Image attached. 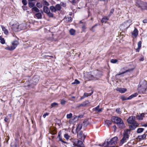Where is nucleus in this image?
Returning a JSON list of instances; mask_svg holds the SVG:
<instances>
[{
	"label": "nucleus",
	"mask_w": 147,
	"mask_h": 147,
	"mask_svg": "<svg viewBox=\"0 0 147 147\" xmlns=\"http://www.w3.org/2000/svg\"><path fill=\"white\" fill-rule=\"evenodd\" d=\"M64 137L67 140H68L70 137V136L67 134H65L64 135Z\"/></svg>",
	"instance_id": "38"
},
{
	"label": "nucleus",
	"mask_w": 147,
	"mask_h": 147,
	"mask_svg": "<svg viewBox=\"0 0 147 147\" xmlns=\"http://www.w3.org/2000/svg\"><path fill=\"white\" fill-rule=\"evenodd\" d=\"M58 137L59 138V141H61L63 143H67V142H66L62 140V139L61 137V134L59 132L58 133Z\"/></svg>",
	"instance_id": "29"
},
{
	"label": "nucleus",
	"mask_w": 147,
	"mask_h": 147,
	"mask_svg": "<svg viewBox=\"0 0 147 147\" xmlns=\"http://www.w3.org/2000/svg\"><path fill=\"white\" fill-rule=\"evenodd\" d=\"M142 126L145 127H147V123L146 124H143L142 125Z\"/></svg>",
	"instance_id": "62"
},
{
	"label": "nucleus",
	"mask_w": 147,
	"mask_h": 147,
	"mask_svg": "<svg viewBox=\"0 0 147 147\" xmlns=\"http://www.w3.org/2000/svg\"><path fill=\"white\" fill-rule=\"evenodd\" d=\"M64 20H65V21L66 22H71L72 21V18L70 16H69L68 17H65L64 18Z\"/></svg>",
	"instance_id": "25"
},
{
	"label": "nucleus",
	"mask_w": 147,
	"mask_h": 147,
	"mask_svg": "<svg viewBox=\"0 0 147 147\" xmlns=\"http://www.w3.org/2000/svg\"><path fill=\"white\" fill-rule=\"evenodd\" d=\"M72 116V114L71 113H70L69 114H68L67 115V117L68 119L71 118Z\"/></svg>",
	"instance_id": "42"
},
{
	"label": "nucleus",
	"mask_w": 147,
	"mask_h": 147,
	"mask_svg": "<svg viewBox=\"0 0 147 147\" xmlns=\"http://www.w3.org/2000/svg\"><path fill=\"white\" fill-rule=\"evenodd\" d=\"M136 6L142 10H147V3L138 0L136 3Z\"/></svg>",
	"instance_id": "5"
},
{
	"label": "nucleus",
	"mask_w": 147,
	"mask_h": 147,
	"mask_svg": "<svg viewBox=\"0 0 147 147\" xmlns=\"http://www.w3.org/2000/svg\"><path fill=\"white\" fill-rule=\"evenodd\" d=\"M28 6L30 8H33L34 7L35 3L31 2H29L28 3Z\"/></svg>",
	"instance_id": "27"
},
{
	"label": "nucleus",
	"mask_w": 147,
	"mask_h": 147,
	"mask_svg": "<svg viewBox=\"0 0 147 147\" xmlns=\"http://www.w3.org/2000/svg\"><path fill=\"white\" fill-rule=\"evenodd\" d=\"M115 111L118 114H120L121 113L119 108L116 109L115 110Z\"/></svg>",
	"instance_id": "44"
},
{
	"label": "nucleus",
	"mask_w": 147,
	"mask_h": 147,
	"mask_svg": "<svg viewBox=\"0 0 147 147\" xmlns=\"http://www.w3.org/2000/svg\"><path fill=\"white\" fill-rule=\"evenodd\" d=\"M117 61L116 59H112L111 60V62L112 63H116Z\"/></svg>",
	"instance_id": "45"
},
{
	"label": "nucleus",
	"mask_w": 147,
	"mask_h": 147,
	"mask_svg": "<svg viewBox=\"0 0 147 147\" xmlns=\"http://www.w3.org/2000/svg\"><path fill=\"white\" fill-rule=\"evenodd\" d=\"M82 30L83 31H84L85 29H86L85 26H84L82 27Z\"/></svg>",
	"instance_id": "56"
},
{
	"label": "nucleus",
	"mask_w": 147,
	"mask_h": 147,
	"mask_svg": "<svg viewBox=\"0 0 147 147\" xmlns=\"http://www.w3.org/2000/svg\"><path fill=\"white\" fill-rule=\"evenodd\" d=\"M55 9L56 11H59L61 9V7L60 5L59 4H57L55 6Z\"/></svg>",
	"instance_id": "31"
},
{
	"label": "nucleus",
	"mask_w": 147,
	"mask_h": 147,
	"mask_svg": "<svg viewBox=\"0 0 147 147\" xmlns=\"http://www.w3.org/2000/svg\"><path fill=\"white\" fill-rule=\"evenodd\" d=\"M18 145V140H15V142L14 144L13 143H12L11 144V147H17Z\"/></svg>",
	"instance_id": "19"
},
{
	"label": "nucleus",
	"mask_w": 147,
	"mask_h": 147,
	"mask_svg": "<svg viewBox=\"0 0 147 147\" xmlns=\"http://www.w3.org/2000/svg\"><path fill=\"white\" fill-rule=\"evenodd\" d=\"M50 9L52 11L55 12L56 11L55 9V7L53 6H51L50 7Z\"/></svg>",
	"instance_id": "39"
},
{
	"label": "nucleus",
	"mask_w": 147,
	"mask_h": 147,
	"mask_svg": "<svg viewBox=\"0 0 147 147\" xmlns=\"http://www.w3.org/2000/svg\"><path fill=\"white\" fill-rule=\"evenodd\" d=\"M49 115L48 113H46L44 115H43V117L44 118H45L46 116H47Z\"/></svg>",
	"instance_id": "54"
},
{
	"label": "nucleus",
	"mask_w": 147,
	"mask_h": 147,
	"mask_svg": "<svg viewBox=\"0 0 147 147\" xmlns=\"http://www.w3.org/2000/svg\"><path fill=\"white\" fill-rule=\"evenodd\" d=\"M133 95H131L130 96H129L127 98L128 100H130L132 99V98H133Z\"/></svg>",
	"instance_id": "52"
},
{
	"label": "nucleus",
	"mask_w": 147,
	"mask_h": 147,
	"mask_svg": "<svg viewBox=\"0 0 147 147\" xmlns=\"http://www.w3.org/2000/svg\"><path fill=\"white\" fill-rule=\"evenodd\" d=\"M9 25L11 29L17 32L20 31L24 28L22 27L24 26L23 24L19 25V24L16 21H11L9 23Z\"/></svg>",
	"instance_id": "1"
},
{
	"label": "nucleus",
	"mask_w": 147,
	"mask_h": 147,
	"mask_svg": "<svg viewBox=\"0 0 147 147\" xmlns=\"http://www.w3.org/2000/svg\"><path fill=\"white\" fill-rule=\"evenodd\" d=\"M105 123L106 124H107L108 126L111 125L112 124V122L109 120H106L105 121Z\"/></svg>",
	"instance_id": "28"
},
{
	"label": "nucleus",
	"mask_w": 147,
	"mask_h": 147,
	"mask_svg": "<svg viewBox=\"0 0 147 147\" xmlns=\"http://www.w3.org/2000/svg\"><path fill=\"white\" fill-rule=\"evenodd\" d=\"M1 27L4 33L6 35L9 32L8 30L5 28V27H4L3 26H1Z\"/></svg>",
	"instance_id": "22"
},
{
	"label": "nucleus",
	"mask_w": 147,
	"mask_h": 147,
	"mask_svg": "<svg viewBox=\"0 0 147 147\" xmlns=\"http://www.w3.org/2000/svg\"><path fill=\"white\" fill-rule=\"evenodd\" d=\"M80 82L78 80H75L74 82H72V84H78L80 83Z\"/></svg>",
	"instance_id": "40"
},
{
	"label": "nucleus",
	"mask_w": 147,
	"mask_h": 147,
	"mask_svg": "<svg viewBox=\"0 0 147 147\" xmlns=\"http://www.w3.org/2000/svg\"><path fill=\"white\" fill-rule=\"evenodd\" d=\"M108 20L109 18L107 17H105L102 18L101 22L102 23L106 22Z\"/></svg>",
	"instance_id": "32"
},
{
	"label": "nucleus",
	"mask_w": 147,
	"mask_h": 147,
	"mask_svg": "<svg viewBox=\"0 0 147 147\" xmlns=\"http://www.w3.org/2000/svg\"><path fill=\"white\" fill-rule=\"evenodd\" d=\"M131 34L134 38H136L138 35V31L137 29L135 28L134 31L131 32Z\"/></svg>",
	"instance_id": "14"
},
{
	"label": "nucleus",
	"mask_w": 147,
	"mask_h": 147,
	"mask_svg": "<svg viewBox=\"0 0 147 147\" xmlns=\"http://www.w3.org/2000/svg\"><path fill=\"white\" fill-rule=\"evenodd\" d=\"M76 32V31L73 29H71L69 30V32L71 35H74Z\"/></svg>",
	"instance_id": "33"
},
{
	"label": "nucleus",
	"mask_w": 147,
	"mask_h": 147,
	"mask_svg": "<svg viewBox=\"0 0 147 147\" xmlns=\"http://www.w3.org/2000/svg\"><path fill=\"white\" fill-rule=\"evenodd\" d=\"M19 44V42L17 40H14L11 42V45L10 47H7L5 49L9 51H12Z\"/></svg>",
	"instance_id": "6"
},
{
	"label": "nucleus",
	"mask_w": 147,
	"mask_h": 147,
	"mask_svg": "<svg viewBox=\"0 0 147 147\" xmlns=\"http://www.w3.org/2000/svg\"><path fill=\"white\" fill-rule=\"evenodd\" d=\"M100 106L99 105L97 106L96 107L94 108L93 110L96 111L97 113H98L102 112V109L99 108Z\"/></svg>",
	"instance_id": "16"
},
{
	"label": "nucleus",
	"mask_w": 147,
	"mask_h": 147,
	"mask_svg": "<svg viewBox=\"0 0 147 147\" xmlns=\"http://www.w3.org/2000/svg\"><path fill=\"white\" fill-rule=\"evenodd\" d=\"M66 101L64 100H62L61 101V104L62 105H64Z\"/></svg>",
	"instance_id": "47"
},
{
	"label": "nucleus",
	"mask_w": 147,
	"mask_h": 147,
	"mask_svg": "<svg viewBox=\"0 0 147 147\" xmlns=\"http://www.w3.org/2000/svg\"><path fill=\"white\" fill-rule=\"evenodd\" d=\"M144 130V129L142 128H140L138 129L137 130V132L140 133L142 132Z\"/></svg>",
	"instance_id": "35"
},
{
	"label": "nucleus",
	"mask_w": 147,
	"mask_h": 147,
	"mask_svg": "<svg viewBox=\"0 0 147 147\" xmlns=\"http://www.w3.org/2000/svg\"><path fill=\"white\" fill-rule=\"evenodd\" d=\"M132 95H133V97H135L137 96L138 95V94L137 93H135L134 94H132Z\"/></svg>",
	"instance_id": "61"
},
{
	"label": "nucleus",
	"mask_w": 147,
	"mask_h": 147,
	"mask_svg": "<svg viewBox=\"0 0 147 147\" xmlns=\"http://www.w3.org/2000/svg\"><path fill=\"white\" fill-rule=\"evenodd\" d=\"M93 93V92H92L90 94H89V95H86V93H84V95L85 96H90V95H91Z\"/></svg>",
	"instance_id": "57"
},
{
	"label": "nucleus",
	"mask_w": 147,
	"mask_h": 147,
	"mask_svg": "<svg viewBox=\"0 0 147 147\" xmlns=\"http://www.w3.org/2000/svg\"><path fill=\"white\" fill-rule=\"evenodd\" d=\"M89 102L88 100H86L81 104H78L76 107L78 108L80 107H85L88 104Z\"/></svg>",
	"instance_id": "12"
},
{
	"label": "nucleus",
	"mask_w": 147,
	"mask_h": 147,
	"mask_svg": "<svg viewBox=\"0 0 147 147\" xmlns=\"http://www.w3.org/2000/svg\"><path fill=\"white\" fill-rule=\"evenodd\" d=\"M58 105V104L56 102H53L51 104V108L53 107H55L56 106H57Z\"/></svg>",
	"instance_id": "37"
},
{
	"label": "nucleus",
	"mask_w": 147,
	"mask_h": 147,
	"mask_svg": "<svg viewBox=\"0 0 147 147\" xmlns=\"http://www.w3.org/2000/svg\"><path fill=\"white\" fill-rule=\"evenodd\" d=\"M131 124L132 125H131L129 126V128L131 130L135 129L138 125V124L137 123H134V124Z\"/></svg>",
	"instance_id": "15"
},
{
	"label": "nucleus",
	"mask_w": 147,
	"mask_h": 147,
	"mask_svg": "<svg viewBox=\"0 0 147 147\" xmlns=\"http://www.w3.org/2000/svg\"><path fill=\"white\" fill-rule=\"evenodd\" d=\"M0 42L1 44H3L5 43V41L4 38H3L1 36H0Z\"/></svg>",
	"instance_id": "36"
},
{
	"label": "nucleus",
	"mask_w": 147,
	"mask_h": 147,
	"mask_svg": "<svg viewBox=\"0 0 147 147\" xmlns=\"http://www.w3.org/2000/svg\"><path fill=\"white\" fill-rule=\"evenodd\" d=\"M147 82L146 81H143L140 83L138 87V90L140 93L144 94L145 93L146 89Z\"/></svg>",
	"instance_id": "3"
},
{
	"label": "nucleus",
	"mask_w": 147,
	"mask_h": 147,
	"mask_svg": "<svg viewBox=\"0 0 147 147\" xmlns=\"http://www.w3.org/2000/svg\"><path fill=\"white\" fill-rule=\"evenodd\" d=\"M43 4L44 5L48 6L49 5V3L46 1H44L43 2Z\"/></svg>",
	"instance_id": "48"
},
{
	"label": "nucleus",
	"mask_w": 147,
	"mask_h": 147,
	"mask_svg": "<svg viewBox=\"0 0 147 147\" xmlns=\"http://www.w3.org/2000/svg\"><path fill=\"white\" fill-rule=\"evenodd\" d=\"M82 124H79L78 125L76 129V132L78 133L82 129Z\"/></svg>",
	"instance_id": "21"
},
{
	"label": "nucleus",
	"mask_w": 147,
	"mask_h": 147,
	"mask_svg": "<svg viewBox=\"0 0 147 147\" xmlns=\"http://www.w3.org/2000/svg\"><path fill=\"white\" fill-rule=\"evenodd\" d=\"M32 11H34L37 12H39V9L35 6L34 7L32 8Z\"/></svg>",
	"instance_id": "34"
},
{
	"label": "nucleus",
	"mask_w": 147,
	"mask_h": 147,
	"mask_svg": "<svg viewBox=\"0 0 147 147\" xmlns=\"http://www.w3.org/2000/svg\"><path fill=\"white\" fill-rule=\"evenodd\" d=\"M114 9H111L110 12V16L111 14L113 13L114 12Z\"/></svg>",
	"instance_id": "50"
},
{
	"label": "nucleus",
	"mask_w": 147,
	"mask_h": 147,
	"mask_svg": "<svg viewBox=\"0 0 147 147\" xmlns=\"http://www.w3.org/2000/svg\"><path fill=\"white\" fill-rule=\"evenodd\" d=\"M135 117L134 116H130L127 120V122L129 124H134V123H137L135 121Z\"/></svg>",
	"instance_id": "11"
},
{
	"label": "nucleus",
	"mask_w": 147,
	"mask_h": 147,
	"mask_svg": "<svg viewBox=\"0 0 147 147\" xmlns=\"http://www.w3.org/2000/svg\"><path fill=\"white\" fill-rule=\"evenodd\" d=\"M8 119L7 117H5L4 120L5 122H7Z\"/></svg>",
	"instance_id": "59"
},
{
	"label": "nucleus",
	"mask_w": 147,
	"mask_h": 147,
	"mask_svg": "<svg viewBox=\"0 0 147 147\" xmlns=\"http://www.w3.org/2000/svg\"><path fill=\"white\" fill-rule=\"evenodd\" d=\"M36 5L39 8H41L42 7V4L39 3H37Z\"/></svg>",
	"instance_id": "46"
},
{
	"label": "nucleus",
	"mask_w": 147,
	"mask_h": 147,
	"mask_svg": "<svg viewBox=\"0 0 147 147\" xmlns=\"http://www.w3.org/2000/svg\"><path fill=\"white\" fill-rule=\"evenodd\" d=\"M138 47L137 49H136V52H139L140 49L142 46V42L139 41L138 43Z\"/></svg>",
	"instance_id": "20"
},
{
	"label": "nucleus",
	"mask_w": 147,
	"mask_h": 147,
	"mask_svg": "<svg viewBox=\"0 0 147 147\" xmlns=\"http://www.w3.org/2000/svg\"><path fill=\"white\" fill-rule=\"evenodd\" d=\"M144 60V57L142 56L139 59V61H143Z\"/></svg>",
	"instance_id": "49"
},
{
	"label": "nucleus",
	"mask_w": 147,
	"mask_h": 147,
	"mask_svg": "<svg viewBox=\"0 0 147 147\" xmlns=\"http://www.w3.org/2000/svg\"><path fill=\"white\" fill-rule=\"evenodd\" d=\"M120 98L122 101L128 100L127 98L126 97L124 96H121Z\"/></svg>",
	"instance_id": "41"
},
{
	"label": "nucleus",
	"mask_w": 147,
	"mask_h": 147,
	"mask_svg": "<svg viewBox=\"0 0 147 147\" xmlns=\"http://www.w3.org/2000/svg\"><path fill=\"white\" fill-rule=\"evenodd\" d=\"M88 76L87 78L89 80H96L95 78L96 76H94L91 74L90 72L88 73ZM97 79V78H96Z\"/></svg>",
	"instance_id": "13"
},
{
	"label": "nucleus",
	"mask_w": 147,
	"mask_h": 147,
	"mask_svg": "<svg viewBox=\"0 0 147 147\" xmlns=\"http://www.w3.org/2000/svg\"><path fill=\"white\" fill-rule=\"evenodd\" d=\"M133 70V69H128V70H126L125 71H124L123 72H122L121 73L117 74L116 75V76H117V75H122V74L125 73L126 72H128V71H132Z\"/></svg>",
	"instance_id": "30"
},
{
	"label": "nucleus",
	"mask_w": 147,
	"mask_h": 147,
	"mask_svg": "<svg viewBox=\"0 0 147 147\" xmlns=\"http://www.w3.org/2000/svg\"><path fill=\"white\" fill-rule=\"evenodd\" d=\"M97 26V24H95L94 26H93L91 29V30L93 31V32H94V30H93V28H94V27H95L96 26Z\"/></svg>",
	"instance_id": "51"
},
{
	"label": "nucleus",
	"mask_w": 147,
	"mask_h": 147,
	"mask_svg": "<svg viewBox=\"0 0 147 147\" xmlns=\"http://www.w3.org/2000/svg\"><path fill=\"white\" fill-rule=\"evenodd\" d=\"M113 128H114V129H115V130H116V126L115 125H114L113 126Z\"/></svg>",
	"instance_id": "64"
},
{
	"label": "nucleus",
	"mask_w": 147,
	"mask_h": 147,
	"mask_svg": "<svg viewBox=\"0 0 147 147\" xmlns=\"http://www.w3.org/2000/svg\"><path fill=\"white\" fill-rule=\"evenodd\" d=\"M22 2L24 5H26L27 4V1L26 0H22Z\"/></svg>",
	"instance_id": "43"
},
{
	"label": "nucleus",
	"mask_w": 147,
	"mask_h": 147,
	"mask_svg": "<svg viewBox=\"0 0 147 147\" xmlns=\"http://www.w3.org/2000/svg\"><path fill=\"white\" fill-rule=\"evenodd\" d=\"M112 121L115 123L119 127L121 128H123L125 127V124L123 120L117 116H113L111 118Z\"/></svg>",
	"instance_id": "2"
},
{
	"label": "nucleus",
	"mask_w": 147,
	"mask_h": 147,
	"mask_svg": "<svg viewBox=\"0 0 147 147\" xmlns=\"http://www.w3.org/2000/svg\"><path fill=\"white\" fill-rule=\"evenodd\" d=\"M35 16L38 19H41L42 18L41 13L39 12L35 14Z\"/></svg>",
	"instance_id": "23"
},
{
	"label": "nucleus",
	"mask_w": 147,
	"mask_h": 147,
	"mask_svg": "<svg viewBox=\"0 0 147 147\" xmlns=\"http://www.w3.org/2000/svg\"><path fill=\"white\" fill-rule=\"evenodd\" d=\"M145 114L142 113L137 116L136 118L139 120H142L143 119L144 117V116Z\"/></svg>",
	"instance_id": "18"
},
{
	"label": "nucleus",
	"mask_w": 147,
	"mask_h": 147,
	"mask_svg": "<svg viewBox=\"0 0 147 147\" xmlns=\"http://www.w3.org/2000/svg\"><path fill=\"white\" fill-rule=\"evenodd\" d=\"M71 2L73 4L75 3H76L75 2V0H72Z\"/></svg>",
	"instance_id": "63"
},
{
	"label": "nucleus",
	"mask_w": 147,
	"mask_h": 147,
	"mask_svg": "<svg viewBox=\"0 0 147 147\" xmlns=\"http://www.w3.org/2000/svg\"><path fill=\"white\" fill-rule=\"evenodd\" d=\"M131 21L130 20H127L121 26H123L124 28L127 29L131 24Z\"/></svg>",
	"instance_id": "10"
},
{
	"label": "nucleus",
	"mask_w": 147,
	"mask_h": 147,
	"mask_svg": "<svg viewBox=\"0 0 147 147\" xmlns=\"http://www.w3.org/2000/svg\"><path fill=\"white\" fill-rule=\"evenodd\" d=\"M117 137H113L109 142L108 141V139L107 141L106 142L107 143L106 146H108L109 145H111L113 144H116L117 143Z\"/></svg>",
	"instance_id": "7"
},
{
	"label": "nucleus",
	"mask_w": 147,
	"mask_h": 147,
	"mask_svg": "<svg viewBox=\"0 0 147 147\" xmlns=\"http://www.w3.org/2000/svg\"><path fill=\"white\" fill-rule=\"evenodd\" d=\"M47 57H50L51 58H53V56H49V55H45L44 57V58H46Z\"/></svg>",
	"instance_id": "55"
},
{
	"label": "nucleus",
	"mask_w": 147,
	"mask_h": 147,
	"mask_svg": "<svg viewBox=\"0 0 147 147\" xmlns=\"http://www.w3.org/2000/svg\"><path fill=\"white\" fill-rule=\"evenodd\" d=\"M43 10L44 12L47 13H48L50 12V10L49 8L46 6H44V7Z\"/></svg>",
	"instance_id": "24"
},
{
	"label": "nucleus",
	"mask_w": 147,
	"mask_h": 147,
	"mask_svg": "<svg viewBox=\"0 0 147 147\" xmlns=\"http://www.w3.org/2000/svg\"><path fill=\"white\" fill-rule=\"evenodd\" d=\"M130 133V130L127 129L126 131L123 134V137L121 140L120 144L122 145L125 142L128 140L129 137V134Z\"/></svg>",
	"instance_id": "4"
},
{
	"label": "nucleus",
	"mask_w": 147,
	"mask_h": 147,
	"mask_svg": "<svg viewBox=\"0 0 147 147\" xmlns=\"http://www.w3.org/2000/svg\"><path fill=\"white\" fill-rule=\"evenodd\" d=\"M116 90L121 93H124L127 91V89L125 88H118Z\"/></svg>",
	"instance_id": "17"
},
{
	"label": "nucleus",
	"mask_w": 147,
	"mask_h": 147,
	"mask_svg": "<svg viewBox=\"0 0 147 147\" xmlns=\"http://www.w3.org/2000/svg\"><path fill=\"white\" fill-rule=\"evenodd\" d=\"M48 14V15L50 17H53V15L52 13H51L49 12V13Z\"/></svg>",
	"instance_id": "53"
},
{
	"label": "nucleus",
	"mask_w": 147,
	"mask_h": 147,
	"mask_svg": "<svg viewBox=\"0 0 147 147\" xmlns=\"http://www.w3.org/2000/svg\"><path fill=\"white\" fill-rule=\"evenodd\" d=\"M61 5H62L63 6V7H65L66 6L65 4L64 3H62V2L61 3Z\"/></svg>",
	"instance_id": "60"
},
{
	"label": "nucleus",
	"mask_w": 147,
	"mask_h": 147,
	"mask_svg": "<svg viewBox=\"0 0 147 147\" xmlns=\"http://www.w3.org/2000/svg\"><path fill=\"white\" fill-rule=\"evenodd\" d=\"M143 22L144 23H147V19H144L143 20Z\"/></svg>",
	"instance_id": "58"
},
{
	"label": "nucleus",
	"mask_w": 147,
	"mask_h": 147,
	"mask_svg": "<svg viewBox=\"0 0 147 147\" xmlns=\"http://www.w3.org/2000/svg\"><path fill=\"white\" fill-rule=\"evenodd\" d=\"M77 133V137L80 139L82 140H84L86 136L84 134H83V132L82 131H79Z\"/></svg>",
	"instance_id": "9"
},
{
	"label": "nucleus",
	"mask_w": 147,
	"mask_h": 147,
	"mask_svg": "<svg viewBox=\"0 0 147 147\" xmlns=\"http://www.w3.org/2000/svg\"><path fill=\"white\" fill-rule=\"evenodd\" d=\"M73 145L78 147H85L81 141L76 139L74 140L73 141Z\"/></svg>",
	"instance_id": "8"
},
{
	"label": "nucleus",
	"mask_w": 147,
	"mask_h": 147,
	"mask_svg": "<svg viewBox=\"0 0 147 147\" xmlns=\"http://www.w3.org/2000/svg\"><path fill=\"white\" fill-rule=\"evenodd\" d=\"M146 135L144 134L141 136H138V138L140 140H143L146 138Z\"/></svg>",
	"instance_id": "26"
}]
</instances>
